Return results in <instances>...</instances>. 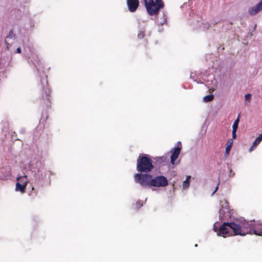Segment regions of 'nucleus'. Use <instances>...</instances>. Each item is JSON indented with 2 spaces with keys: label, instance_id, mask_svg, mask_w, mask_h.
<instances>
[{
  "label": "nucleus",
  "instance_id": "obj_1",
  "mask_svg": "<svg viewBox=\"0 0 262 262\" xmlns=\"http://www.w3.org/2000/svg\"><path fill=\"white\" fill-rule=\"evenodd\" d=\"M247 234L262 236V223L259 221H247L243 219L235 220L232 222H225L219 228V235H241Z\"/></svg>",
  "mask_w": 262,
  "mask_h": 262
},
{
  "label": "nucleus",
  "instance_id": "obj_2",
  "mask_svg": "<svg viewBox=\"0 0 262 262\" xmlns=\"http://www.w3.org/2000/svg\"><path fill=\"white\" fill-rule=\"evenodd\" d=\"M154 168L152 161L148 155H140L137 160V170L140 173H147Z\"/></svg>",
  "mask_w": 262,
  "mask_h": 262
},
{
  "label": "nucleus",
  "instance_id": "obj_3",
  "mask_svg": "<svg viewBox=\"0 0 262 262\" xmlns=\"http://www.w3.org/2000/svg\"><path fill=\"white\" fill-rule=\"evenodd\" d=\"M148 14L151 16H157L161 9L164 7L162 0H142L141 1Z\"/></svg>",
  "mask_w": 262,
  "mask_h": 262
},
{
  "label": "nucleus",
  "instance_id": "obj_4",
  "mask_svg": "<svg viewBox=\"0 0 262 262\" xmlns=\"http://www.w3.org/2000/svg\"><path fill=\"white\" fill-rule=\"evenodd\" d=\"M152 175L147 173H138L134 175L135 181L143 187H151Z\"/></svg>",
  "mask_w": 262,
  "mask_h": 262
},
{
  "label": "nucleus",
  "instance_id": "obj_5",
  "mask_svg": "<svg viewBox=\"0 0 262 262\" xmlns=\"http://www.w3.org/2000/svg\"><path fill=\"white\" fill-rule=\"evenodd\" d=\"M167 179L163 176H159L153 177L151 181V187H164L168 185Z\"/></svg>",
  "mask_w": 262,
  "mask_h": 262
},
{
  "label": "nucleus",
  "instance_id": "obj_6",
  "mask_svg": "<svg viewBox=\"0 0 262 262\" xmlns=\"http://www.w3.org/2000/svg\"><path fill=\"white\" fill-rule=\"evenodd\" d=\"M43 91L45 96L43 95L42 96L41 103L45 105L47 107H51L50 95L51 91L48 85V82H47V85L43 88Z\"/></svg>",
  "mask_w": 262,
  "mask_h": 262
},
{
  "label": "nucleus",
  "instance_id": "obj_7",
  "mask_svg": "<svg viewBox=\"0 0 262 262\" xmlns=\"http://www.w3.org/2000/svg\"><path fill=\"white\" fill-rule=\"evenodd\" d=\"M177 145L178 146L177 147H175L171 149V150H173L170 156V162L172 164H174V162L178 158L182 148V144L180 142H178L177 143Z\"/></svg>",
  "mask_w": 262,
  "mask_h": 262
},
{
  "label": "nucleus",
  "instance_id": "obj_8",
  "mask_svg": "<svg viewBox=\"0 0 262 262\" xmlns=\"http://www.w3.org/2000/svg\"><path fill=\"white\" fill-rule=\"evenodd\" d=\"M128 10L130 12H135L139 6V0H126Z\"/></svg>",
  "mask_w": 262,
  "mask_h": 262
},
{
  "label": "nucleus",
  "instance_id": "obj_9",
  "mask_svg": "<svg viewBox=\"0 0 262 262\" xmlns=\"http://www.w3.org/2000/svg\"><path fill=\"white\" fill-rule=\"evenodd\" d=\"M261 11H262V0H261L256 5L250 7L248 9V12L249 15L254 16Z\"/></svg>",
  "mask_w": 262,
  "mask_h": 262
},
{
  "label": "nucleus",
  "instance_id": "obj_10",
  "mask_svg": "<svg viewBox=\"0 0 262 262\" xmlns=\"http://www.w3.org/2000/svg\"><path fill=\"white\" fill-rule=\"evenodd\" d=\"M26 187V186H25V185L21 184L20 182H17L15 190L16 191H19L21 193H24L25 192Z\"/></svg>",
  "mask_w": 262,
  "mask_h": 262
},
{
  "label": "nucleus",
  "instance_id": "obj_11",
  "mask_svg": "<svg viewBox=\"0 0 262 262\" xmlns=\"http://www.w3.org/2000/svg\"><path fill=\"white\" fill-rule=\"evenodd\" d=\"M17 182H20L21 184L25 185V186H27L28 183L27 177L26 175L17 178Z\"/></svg>",
  "mask_w": 262,
  "mask_h": 262
},
{
  "label": "nucleus",
  "instance_id": "obj_12",
  "mask_svg": "<svg viewBox=\"0 0 262 262\" xmlns=\"http://www.w3.org/2000/svg\"><path fill=\"white\" fill-rule=\"evenodd\" d=\"M154 159L156 160V162L159 164H162L163 163L166 162L167 160V157L166 156H162V157H157L156 158H154Z\"/></svg>",
  "mask_w": 262,
  "mask_h": 262
},
{
  "label": "nucleus",
  "instance_id": "obj_13",
  "mask_svg": "<svg viewBox=\"0 0 262 262\" xmlns=\"http://www.w3.org/2000/svg\"><path fill=\"white\" fill-rule=\"evenodd\" d=\"M261 140H262V133L261 134H260L257 138H256V139L253 142L252 146H251V147L250 148L249 150L251 151L252 150V148L253 147H256L258 144H259Z\"/></svg>",
  "mask_w": 262,
  "mask_h": 262
},
{
  "label": "nucleus",
  "instance_id": "obj_14",
  "mask_svg": "<svg viewBox=\"0 0 262 262\" xmlns=\"http://www.w3.org/2000/svg\"><path fill=\"white\" fill-rule=\"evenodd\" d=\"M233 144V141L232 139H229L228 140L226 144V151L225 154L226 155H228L229 153L230 150L231 149V147Z\"/></svg>",
  "mask_w": 262,
  "mask_h": 262
},
{
  "label": "nucleus",
  "instance_id": "obj_15",
  "mask_svg": "<svg viewBox=\"0 0 262 262\" xmlns=\"http://www.w3.org/2000/svg\"><path fill=\"white\" fill-rule=\"evenodd\" d=\"M191 177L190 176H188L186 177V180L183 182V187L184 189H186L189 187V180Z\"/></svg>",
  "mask_w": 262,
  "mask_h": 262
},
{
  "label": "nucleus",
  "instance_id": "obj_16",
  "mask_svg": "<svg viewBox=\"0 0 262 262\" xmlns=\"http://www.w3.org/2000/svg\"><path fill=\"white\" fill-rule=\"evenodd\" d=\"M214 97L213 95H212V94L209 95L205 96L203 98V101L205 102H210L213 100Z\"/></svg>",
  "mask_w": 262,
  "mask_h": 262
},
{
  "label": "nucleus",
  "instance_id": "obj_17",
  "mask_svg": "<svg viewBox=\"0 0 262 262\" xmlns=\"http://www.w3.org/2000/svg\"><path fill=\"white\" fill-rule=\"evenodd\" d=\"M15 38L14 34H9V35L6 37L5 40V43L7 44V48L8 49L9 48L10 44L8 42L9 38Z\"/></svg>",
  "mask_w": 262,
  "mask_h": 262
},
{
  "label": "nucleus",
  "instance_id": "obj_18",
  "mask_svg": "<svg viewBox=\"0 0 262 262\" xmlns=\"http://www.w3.org/2000/svg\"><path fill=\"white\" fill-rule=\"evenodd\" d=\"M143 206L142 202L140 200L137 201L134 205V207L136 209H140Z\"/></svg>",
  "mask_w": 262,
  "mask_h": 262
},
{
  "label": "nucleus",
  "instance_id": "obj_19",
  "mask_svg": "<svg viewBox=\"0 0 262 262\" xmlns=\"http://www.w3.org/2000/svg\"><path fill=\"white\" fill-rule=\"evenodd\" d=\"M239 123V117L237 118L236 120H235L233 125H232V129L237 130L238 128Z\"/></svg>",
  "mask_w": 262,
  "mask_h": 262
},
{
  "label": "nucleus",
  "instance_id": "obj_20",
  "mask_svg": "<svg viewBox=\"0 0 262 262\" xmlns=\"http://www.w3.org/2000/svg\"><path fill=\"white\" fill-rule=\"evenodd\" d=\"M162 21L161 22V25H163L166 24L167 21V16L165 15H163V17L161 18Z\"/></svg>",
  "mask_w": 262,
  "mask_h": 262
},
{
  "label": "nucleus",
  "instance_id": "obj_21",
  "mask_svg": "<svg viewBox=\"0 0 262 262\" xmlns=\"http://www.w3.org/2000/svg\"><path fill=\"white\" fill-rule=\"evenodd\" d=\"M245 100H246V101H250V100H251V94H247L245 95Z\"/></svg>",
  "mask_w": 262,
  "mask_h": 262
},
{
  "label": "nucleus",
  "instance_id": "obj_22",
  "mask_svg": "<svg viewBox=\"0 0 262 262\" xmlns=\"http://www.w3.org/2000/svg\"><path fill=\"white\" fill-rule=\"evenodd\" d=\"M237 130H235V129H232V138L233 139H235L236 137V132Z\"/></svg>",
  "mask_w": 262,
  "mask_h": 262
},
{
  "label": "nucleus",
  "instance_id": "obj_23",
  "mask_svg": "<svg viewBox=\"0 0 262 262\" xmlns=\"http://www.w3.org/2000/svg\"><path fill=\"white\" fill-rule=\"evenodd\" d=\"M219 183H220V182L218 183L217 186L215 187V190H214V191L212 193V194H213L218 189Z\"/></svg>",
  "mask_w": 262,
  "mask_h": 262
},
{
  "label": "nucleus",
  "instance_id": "obj_24",
  "mask_svg": "<svg viewBox=\"0 0 262 262\" xmlns=\"http://www.w3.org/2000/svg\"><path fill=\"white\" fill-rule=\"evenodd\" d=\"M16 53H21V49L20 47L16 49Z\"/></svg>",
  "mask_w": 262,
  "mask_h": 262
},
{
  "label": "nucleus",
  "instance_id": "obj_25",
  "mask_svg": "<svg viewBox=\"0 0 262 262\" xmlns=\"http://www.w3.org/2000/svg\"><path fill=\"white\" fill-rule=\"evenodd\" d=\"M140 35H142V37H143L144 36V34H140L138 36L139 37Z\"/></svg>",
  "mask_w": 262,
  "mask_h": 262
},
{
  "label": "nucleus",
  "instance_id": "obj_26",
  "mask_svg": "<svg viewBox=\"0 0 262 262\" xmlns=\"http://www.w3.org/2000/svg\"><path fill=\"white\" fill-rule=\"evenodd\" d=\"M222 209H220V216H221V213H222Z\"/></svg>",
  "mask_w": 262,
  "mask_h": 262
},
{
  "label": "nucleus",
  "instance_id": "obj_27",
  "mask_svg": "<svg viewBox=\"0 0 262 262\" xmlns=\"http://www.w3.org/2000/svg\"><path fill=\"white\" fill-rule=\"evenodd\" d=\"M34 187H33L32 188V190H34Z\"/></svg>",
  "mask_w": 262,
  "mask_h": 262
},
{
  "label": "nucleus",
  "instance_id": "obj_28",
  "mask_svg": "<svg viewBox=\"0 0 262 262\" xmlns=\"http://www.w3.org/2000/svg\"><path fill=\"white\" fill-rule=\"evenodd\" d=\"M12 33V31H10L9 33Z\"/></svg>",
  "mask_w": 262,
  "mask_h": 262
},
{
  "label": "nucleus",
  "instance_id": "obj_29",
  "mask_svg": "<svg viewBox=\"0 0 262 262\" xmlns=\"http://www.w3.org/2000/svg\"><path fill=\"white\" fill-rule=\"evenodd\" d=\"M250 35H251L250 36V38H251V35H252V33H251V34H250Z\"/></svg>",
  "mask_w": 262,
  "mask_h": 262
}]
</instances>
